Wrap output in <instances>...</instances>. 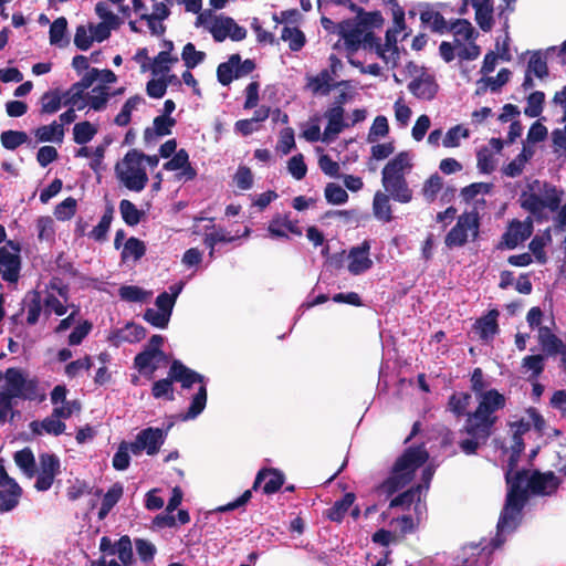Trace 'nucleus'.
I'll return each mask as SVG.
<instances>
[{"label": "nucleus", "instance_id": "09e8293b", "mask_svg": "<svg viewBox=\"0 0 566 566\" xmlns=\"http://www.w3.org/2000/svg\"><path fill=\"white\" fill-rule=\"evenodd\" d=\"M142 97L138 95L129 97L123 105L120 112L116 115L114 123L117 126H127L132 119V112L140 104Z\"/></svg>", "mask_w": 566, "mask_h": 566}, {"label": "nucleus", "instance_id": "72a5a7b5", "mask_svg": "<svg viewBox=\"0 0 566 566\" xmlns=\"http://www.w3.org/2000/svg\"><path fill=\"white\" fill-rule=\"evenodd\" d=\"M25 300L28 302V325H35L39 321L42 311V297L41 293L36 290L30 291Z\"/></svg>", "mask_w": 566, "mask_h": 566}, {"label": "nucleus", "instance_id": "423d86ee", "mask_svg": "<svg viewBox=\"0 0 566 566\" xmlns=\"http://www.w3.org/2000/svg\"><path fill=\"white\" fill-rule=\"evenodd\" d=\"M6 389L0 391V398L34 400L38 397L39 381L36 378L27 379L21 369L10 367L4 373Z\"/></svg>", "mask_w": 566, "mask_h": 566}, {"label": "nucleus", "instance_id": "13d9d810", "mask_svg": "<svg viewBox=\"0 0 566 566\" xmlns=\"http://www.w3.org/2000/svg\"><path fill=\"white\" fill-rule=\"evenodd\" d=\"M530 478V471L526 469L514 471L513 473H505V482L509 488L514 489L517 485V491H526L527 493L530 490L527 486Z\"/></svg>", "mask_w": 566, "mask_h": 566}, {"label": "nucleus", "instance_id": "c03bdc74", "mask_svg": "<svg viewBox=\"0 0 566 566\" xmlns=\"http://www.w3.org/2000/svg\"><path fill=\"white\" fill-rule=\"evenodd\" d=\"M443 188L442 178L436 172L431 175L424 182L421 193L427 202L431 203L437 199L438 193Z\"/></svg>", "mask_w": 566, "mask_h": 566}, {"label": "nucleus", "instance_id": "680f3d73", "mask_svg": "<svg viewBox=\"0 0 566 566\" xmlns=\"http://www.w3.org/2000/svg\"><path fill=\"white\" fill-rule=\"evenodd\" d=\"M122 300L134 303H142L147 300L148 293L136 285H123L118 290Z\"/></svg>", "mask_w": 566, "mask_h": 566}, {"label": "nucleus", "instance_id": "5fc2aeb1", "mask_svg": "<svg viewBox=\"0 0 566 566\" xmlns=\"http://www.w3.org/2000/svg\"><path fill=\"white\" fill-rule=\"evenodd\" d=\"M77 210V201L73 197H67L62 202L55 206L54 217L60 221L72 219Z\"/></svg>", "mask_w": 566, "mask_h": 566}, {"label": "nucleus", "instance_id": "a19ab883", "mask_svg": "<svg viewBox=\"0 0 566 566\" xmlns=\"http://www.w3.org/2000/svg\"><path fill=\"white\" fill-rule=\"evenodd\" d=\"M114 209L112 206L107 207L104 214L102 216L98 224L93 228V230L88 233L91 238L94 240L102 242L107 238V232L109 230L112 220H113Z\"/></svg>", "mask_w": 566, "mask_h": 566}, {"label": "nucleus", "instance_id": "37998d69", "mask_svg": "<svg viewBox=\"0 0 566 566\" xmlns=\"http://www.w3.org/2000/svg\"><path fill=\"white\" fill-rule=\"evenodd\" d=\"M471 395L469 392H454L449 397V410L457 417H462L467 413V408L470 405Z\"/></svg>", "mask_w": 566, "mask_h": 566}, {"label": "nucleus", "instance_id": "052dcab7", "mask_svg": "<svg viewBox=\"0 0 566 566\" xmlns=\"http://www.w3.org/2000/svg\"><path fill=\"white\" fill-rule=\"evenodd\" d=\"M61 95L59 91L45 92L41 97V113L54 114L61 108Z\"/></svg>", "mask_w": 566, "mask_h": 566}, {"label": "nucleus", "instance_id": "b1692460", "mask_svg": "<svg viewBox=\"0 0 566 566\" xmlns=\"http://www.w3.org/2000/svg\"><path fill=\"white\" fill-rule=\"evenodd\" d=\"M538 344L545 356H556L562 349L563 340L548 327L541 326L538 329Z\"/></svg>", "mask_w": 566, "mask_h": 566}, {"label": "nucleus", "instance_id": "473e14b6", "mask_svg": "<svg viewBox=\"0 0 566 566\" xmlns=\"http://www.w3.org/2000/svg\"><path fill=\"white\" fill-rule=\"evenodd\" d=\"M119 212L123 221L129 227L137 226L144 217V211L137 209V207L128 199L120 200Z\"/></svg>", "mask_w": 566, "mask_h": 566}, {"label": "nucleus", "instance_id": "ddd939ff", "mask_svg": "<svg viewBox=\"0 0 566 566\" xmlns=\"http://www.w3.org/2000/svg\"><path fill=\"white\" fill-rule=\"evenodd\" d=\"M533 233V223L531 220L522 222L514 219L507 226L506 231L502 234L497 249H515L520 243L527 240Z\"/></svg>", "mask_w": 566, "mask_h": 566}, {"label": "nucleus", "instance_id": "bf43d9fd", "mask_svg": "<svg viewBox=\"0 0 566 566\" xmlns=\"http://www.w3.org/2000/svg\"><path fill=\"white\" fill-rule=\"evenodd\" d=\"M145 243L135 237H130L124 244V249L122 251V259L125 260L126 258L132 255L134 260H139L145 255Z\"/></svg>", "mask_w": 566, "mask_h": 566}, {"label": "nucleus", "instance_id": "de8ad7c7", "mask_svg": "<svg viewBox=\"0 0 566 566\" xmlns=\"http://www.w3.org/2000/svg\"><path fill=\"white\" fill-rule=\"evenodd\" d=\"M109 97L108 87L105 85H97L92 90V94H86V103L94 111H102L105 108Z\"/></svg>", "mask_w": 566, "mask_h": 566}, {"label": "nucleus", "instance_id": "9b49d317", "mask_svg": "<svg viewBox=\"0 0 566 566\" xmlns=\"http://www.w3.org/2000/svg\"><path fill=\"white\" fill-rule=\"evenodd\" d=\"M166 437L167 432L160 428H145L137 433L135 441L129 443L130 452L138 455L146 450L148 455H155L165 443Z\"/></svg>", "mask_w": 566, "mask_h": 566}, {"label": "nucleus", "instance_id": "aec40b11", "mask_svg": "<svg viewBox=\"0 0 566 566\" xmlns=\"http://www.w3.org/2000/svg\"><path fill=\"white\" fill-rule=\"evenodd\" d=\"M411 168L409 154L400 151L392 159H390L381 171V181L403 178L405 171Z\"/></svg>", "mask_w": 566, "mask_h": 566}, {"label": "nucleus", "instance_id": "9d476101", "mask_svg": "<svg viewBox=\"0 0 566 566\" xmlns=\"http://www.w3.org/2000/svg\"><path fill=\"white\" fill-rule=\"evenodd\" d=\"M20 244L12 240L7 241L6 245L0 248V274L7 282L15 283L20 277Z\"/></svg>", "mask_w": 566, "mask_h": 566}, {"label": "nucleus", "instance_id": "49530a36", "mask_svg": "<svg viewBox=\"0 0 566 566\" xmlns=\"http://www.w3.org/2000/svg\"><path fill=\"white\" fill-rule=\"evenodd\" d=\"M181 289L182 286L181 285H171L169 287V290L171 291V293H167V292H163L160 293L157 298H156V305L157 307L171 315L172 313V308H174V305L176 303V300L179 295V293L181 292Z\"/></svg>", "mask_w": 566, "mask_h": 566}, {"label": "nucleus", "instance_id": "58836bf2", "mask_svg": "<svg viewBox=\"0 0 566 566\" xmlns=\"http://www.w3.org/2000/svg\"><path fill=\"white\" fill-rule=\"evenodd\" d=\"M522 368L532 371L527 378L528 381L536 380L545 369V356L542 354L525 356L522 359Z\"/></svg>", "mask_w": 566, "mask_h": 566}, {"label": "nucleus", "instance_id": "603ef678", "mask_svg": "<svg viewBox=\"0 0 566 566\" xmlns=\"http://www.w3.org/2000/svg\"><path fill=\"white\" fill-rule=\"evenodd\" d=\"M28 134L21 130H4L1 133L0 140L6 149L14 150L28 140Z\"/></svg>", "mask_w": 566, "mask_h": 566}, {"label": "nucleus", "instance_id": "5701e85b", "mask_svg": "<svg viewBox=\"0 0 566 566\" xmlns=\"http://www.w3.org/2000/svg\"><path fill=\"white\" fill-rule=\"evenodd\" d=\"M166 363L167 360L159 359L154 354L143 349L134 358V367L145 376L147 379H151L155 371L159 367V363Z\"/></svg>", "mask_w": 566, "mask_h": 566}, {"label": "nucleus", "instance_id": "e2e57ef3", "mask_svg": "<svg viewBox=\"0 0 566 566\" xmlns=\"http://www.w3.org/2000/svg\"><path fill=\"white\" fill-rule=\"evenodd\" d=\"M325 199L332 205H343L348 200L346 190L335 182H329L325 187Z\"/></svg>", "mask_w": 566, "mask_h": 566}, {"label": "nucleus", "instance_id": "412c9836", "mask_svg": "<svg viewBox=\"0 0 566 566\" xmlns=\"http://www.w3.org/2000/svg\"><path fill=\"white\" fill-rule=\"evenodd\" d=\"M387 195L395 201L400 203H408L412 200V190L406 178H396L386 181H381Z\"/></svg>", "mask_w": 566, "mask_h": 566}, {"label": "nucleus", "instance_id": "f03ea898", "mask_svg": "<svg viewBox=\"0 0 566 566\" xmlns=\"http://www.w3.org/2000/svg\"><path fill=\"white\" fill-rule=\"evenodd\" d=\"M429 458L423 447H409L396 460L390 475L379 485V490L388 496L409 484L416 471L422 467Z\"/></svg>", "mask_w": 566, "mask_h": 566}, {"label": "nucleus", "instance_id": "f704fd0d", "mask_svg": "<svg viewBox=\"0 0 566 566\" xmlns=\"http://www.w3.org/2000/svg\"><path fill=\"white\" fill-rule=\"evenodd\" d=\"M332 76L328 70H322L316 76L311 78L310 86L314 93L327 95L332 88L343 84L344 82L332 84Z\"/></svg>", "mask_w": 566, "mask_h": 566}, {"label": "nucleus", "instance_id": "8fccbe9b", "mask_svg": "<svg viewBox=\"0 0 566 566\" xmlns=\"http://www.w3.org/2000/svg\"><path fill=\"white\" fill-rule=\"evenodd\" d=\"M181 59L186 67L191 70L203 62L206 59V53L202 51H197L195 44L188 42L182 49Z\"/></svg>", "mask_w": 566, "mask_h": 566}, {"label": "nucleus", "instance_id": "6e6552de", "mask_svg": "<svg viewBox=\"0 0 566 566\" xmlns=\"http://www.w3.org/2000/svg\"><path fill=\"white\" fill-rule=\"evenodd\" d=\"M480 231V217L478 211L472 210L458 217L457 223L450 229L444 238L449 249L460 248L467 244L469 233L472 240H476Z\"/></svg>", "mask_w": 566, "mask_h": 566}, {"label": "nucleus", "instance_id": "4c0bfd02", "mask_svg": "<svg viewBox=\"0 0 566 566\" xmlns=\"http://www.w3.org/2000/svg\"><path fill=\"white\" fill-rule=\"evenodd\" d=\"M97 134V127L91 122L76 123L73 127V139L78 145H85Z\"/></svg>", "mask_w": 566, "mask_h": 566}, {"label": "nucleus", "instance_id": "ea45409f", "mask_svg": "<svg viewBox=\"0 0 566 566\" xmlns=\"http://www.w3.org/2000/svg\"><path fill=\"white\" fill-rule=\"evenodd\" d=\"M15 464L28 475L33 476L35 473V459L31 449L24 448L14 453Z\"/></svg>", "mask_w": 566, "mask_h": 566}, {"label": "nucleus", "instance_id": "864d4df0", "mask_svg": "<svg viewBox=\"0 0 566 566\" xmlns=\"http://www.w3.org/2000/svg\"><path fill=\"white\" fill-rule=\"evenodd\" d=\"M511 74L512 73L509 69H501L495 77H486L480 80L479 83L484 82V86L478 88L476 94L484 92L486 86H489L492 92H497L510 81Z\"/></svg>", "mask_w": 566, "mask_h": 566}, {"label": "nucleus", "instance_id": "1a4fd4ad", "mask_svg": "<svg viewBox=\"0 0 566 566\" xmlns=\"http://www.w3.org/2000/svg\"><path fill=\"white\" fill-rule=\"evenodd\" d=\"M517 490V485L507 490L505 504L496 525L499 532L513 531L517 526V518L528 497L526 491Z\"/></svg>", "mask_w": 566, "mask_h": 566}, {"label": "nucleus", "instance_id": "4d7b16f0", "mask_svg": "<svg viewBox=\"0 0 566 566\" xmlns=\"http://www.w3.org/2000/svg\"><path fill=\"white\" fill-rule=\"evenodd\" d=\"M420 489H421V486L417 485L415 488H410L407 491L398 494L390 501L389 506L390 507H402L403 510H409L411 504L415 502L416 497L419 496Z\"/></svg>", "mask_w": 566, "mask_h": 566}, {"label": "nucleus", "instance_id": "39448f33", "mask_svg": "<svg viewBox=\"0 0 566 566\" xmlns=\"http://www.w3.org/2000/svg\"><path fill=\"white\" fill-rule=\"evenodd\" d=\"M142 151L128 150L122 161L115 165L117 179L130 191L140 192L148 184V176L140 163Z\"/></svg>", "mask_w": 566, "mask_h": 566}, {"label": "nucleus", "instance_id": "4468645a", "mask_svg": "<svg viewBox=\"0 0 566 566\" xmlns=\"http://www.w3.org/2000/svg\"><path fill=\"white\" fill-rule=\"evenodd\" d=\"M285 476L279 469L262 468L256 473L252 490L256 491L261 486V483L264 482L262 492L266 495L274 494L283 486Z\"/></svg>", "mask_w": 566, "mask_h": 566}, {"label": "nucleus", "instance_id": "bb28decb", "mask_svg": "<svg viewBox=\"0 0 566 566\" xmlns=\"http://www.w3.org/2000/svg\"><path fill=\"white\" fill-rule=\"evenodd\" d=\"M373 213L375 218L384 223L392 221V209L390 197L381 191H377L373 199Z\"/></svg>", "mask_w": 566, "mask_h": 566}, {"label": "nucleus", "instance_id": "c756f323", "mask_svg": "<svg viewBox=\"0 0 566 566\" xmlns=\"http://www.w3.org/2000/svg\"><path fill=\"white\" fill-rule=\"evenodd\" d=\"M240 62V54L229 56L227 62L220 63L217 67V78L223 86L229 85L237 77L235 65Z\"/></svg>", "mask_w": 566, "mask_h": 566}, {"label": "nucleus", "instance_id": "a878e982", "mask_svg": "<svg viewBox=\"0 0 566 566\" xmlns=\"http://www.w3.org/2000/svg\"><path fill=\"white\" fill-rule=\"evenodd\" d=\"M493 3L494 2H470L475 10V21L480 29L489 32L493 27ZM464 6L469 2H463Z\"/></svg>", "mask_w": 566, "mask_h": 566}, {"label": "nucleus", "instance_id": "f257e3e1", "mask_svg": "<svg viewBox=\"0 0 566 566\" xmlns=\"http://www.w3.org/2000/svg\"><path fill=\"white\" fill-rule=\"evenodd\" d=\"M479 405L473 412H468V418L460 432L469 436L459 441L460 450L467 454H476L481 446L486 444L492 434V429L497 421L494 413L506 405V398L496 389H489L478 397Z\"/></svg>", "mask_w": 566, "mask_h": 566}, {"label": "nucleus", "instance_id": "2eb2a0df", "mask_svg": "<svg viewBox=\"0 0 566 566\" xmlns=\"http://www.w3.org/2000/svg\"><path fill=\"white\" fill-rule=\"evenodd\" d=\"M370 242L364 240L359 245L353 247L349 251L348 271L353 275H359L373 268V260L369 258Z\"/></svg>", "mask_w": 566, "mask_h": 566}, {"label": "nucleus", "instance_id": "393cba45", "mask_svg": "<svg viewBox=\"0 0 566 566\" xmlns=\"http://www.w3.org/2000/svg\"><path fill=\"white\" fill-rule=\"evenodd\" d=\"M61 418H55L53 413L50 417L44 418L41 422L34 420L30 422L29 427L31 431L41 436L43 431L49 434L60 436L65 431V423L60 420Z\"/></svg>", "mask_w": 566, "mask_h": 566}, {"label": "nucleus", "instance_id": "7ed1b4c3", "mask_svg": "<svg viewBox=\"0 0 566 566\" xmlns=\"http://www.w3.org/2000/svg\"><path fill=\"white\" fill-rule=\"evenodd\" d=\"M168 373L174 382H180L184 389H190L195 384H200L198 391L191 399L189 408L186 413L181 416V420L187 421L197 418L205 410L207 405L208 392L205 376L187 367L179 359L172 360Z\"/></svg>", "mask_w": 566, "mask_h": 566}, {"label": "nucleus", "instance_id": "f3484780", "mask_svg": "<svg viewBox=\"0 0 566 566\" xmlns=\"http://www.w3.org/2000/svg\"><path fill=\"white\" fill-rule=\"evenodd\" d=\"M500 312L496 308L490 310L485 315L478 318L473 325L481 340H492L500 332L497 323Z\"/></svg>", "mask_w": 566, "mask_h": 566}, {"label": "nucleus", "instance_id": "7c9ffc66", "mask_svg": "<svg viewBox=\"0 0 566 566\" xmlns=\"http://www.w3.org/2000/svg\"><path fill=\"white\" fill-rule=\"evenodd\" d=\"M534 151L530 147L524 146L522 151L510 161L503 169L507 177L515 178L523 172L525 164L533 157Z\"/></svg>", "mask_w": 566, "mask_h": 566}, {"label": "nucleus", "instance_id": "69168bd1", "mask_svg": "<svg viewBox=\"0 0 566 566\" xmlns=\"http://www.w3.org/2000/svg\"><path fill=\"white\" fill-rule=\"evenodd\" d=\"M129 443L123 441L118 446L116 453L113 457V467L117 471H124L129 467L130 457H129Z\"/></svg>", "mask_w": 566, "mask_h": 566}, {"label": "nucleus", "instance_id": "0eeeda50", "mask_svg": "<svg viewBox=\"0 0 566 566\" xmlns=\"http://www.w3.org/2000/svg\"><path fill=\"white\" fill-rule=\"evenodd\" d=\"M382 21L379 12L369 13L360 21L344 20L338 23L337 34L344 40L345 46L349 52H356L364 40V32L368 25H377Z\"/></svg>", "mask_w": 566, "mask_h": 566}, {"label": "nucleus", "instance_id": "4be33fe9", "mask_svg": "<svg viewBox=\"0 0 566 566\" xmlns=\"http://www.w3.org/2000/svg\"><path fill=\"white\" fill-rule=\"evenodd\" d=\"M420 21L422 27L432 33L444 34L448 32L449 22L439 11L429 6L420 12Z\"/></svg>", "mask_w": 566, "mask_h": 566}, {"label": "nucleus", "instance_id": "cd10ccee", "mask_svg": "<svg viewBox=\"0 0 566 566\" xmlns=\"http://www.w3.org/2000/svg\"><path fill=\"white\" fill-rule=\"evenodd\" d=\"M356 496L354 493H345L340 500H337L328 510H326L325 516L332 521L340 523L349 507L353 505Z\"/></svg>", "mask_w": 566, "mask_h": 566}, {"label": "nucleus", "instance_id": "338daca9", "mask_svg": "<svg viewBox=\"0 0 566 566\" xmlns=\"http://www.w3.org/2000/svg\"><path fill=\"white\" fill-rule=\"evenodd\" d=\"M115 554L118 555L119 560L127 565L133 559V548H132V541L128 535H123L117 542H116V548Z\"/></svg>", "mask_w": 566, "mask_h": 566}, {"label": "nucleus", "instance_id": "a211bd4d", "mask_svg": "<svg viewBox=\"0 0 566 566\" xmlns=\"http://www.w3.org/2000/svg\"><path fill=\"white\" fill-rule=\"evenodd\" d=\"M438 87L434 77L430 74H422L408 84V90L412 95L426 101H431L436 97Z\"/></svg>", "mask_w": 566, "mask_h": 566}, {"label": "nucleus", "instance_id": "774afa93", "mask_svg": "<svg viewBox=\"0 0 566 566\" xmlns=\"http://www.w3.org/2000/svg\"><path fill=\"white\" fill-rule=\"evenodd\" d=\"M287 169L296 180L303 179L307 172V166L304 161L303 155L297 154L291 157L287 161Z\"/></svg>", "mask_w": 566, "mask_h": 566}, {"label": "nucleus", "instance_id": "2f4dec72", "mask_svg": "<svg viewBox=\"0 0 566 566\" xmlns=\"http://www.w3.org/2000/svg\"><path fill=\"white\" fill-rule=\"evenodd\" d=\"M174 380L171 376L156 380L151 386V396L155 399H166L168 401L175 400Z\"/></svg>", "mask_w": 566, "mask_h": 566}, {"label": "nucleus", "instance_id": "e433bc0d", "mask_svg": "<svg viewBox=\"0 0 566 566\" xmlns=\"http://www.w3.org/2000/svg\"><path fill=\"white\" fill-rule=\"evenodd\" d=\"M34 136L39 142H61L64 136V128L54 120L50 125H43L36 128Z\"/></svg>", "mask_w": 566, "mask_h": 566}, {"label": "nucleus", "instance_id": "6e6d98bb", "mask_svg": "<svg viewBox=\"0 0 566 566\" xmlns=\"http://www.w3.org/2000/svg\"><path fill=\"white\" fill-rule=\"evenodd\" d=\"M177 62V56H171L168 51H160L154 59L151 73L154 75L166 74L170 71L169 64Z\"/></svg>", "mask_w": 566, "mask_h": 566}, {"label": "nucleus", "instance_id": "79ce46f5", "mask_svg": "<svg viewBox=\"0 0 566 566\" xmlns=\"http://www.w3.org/2000/svg\"><path fill=\"white\" fill-rule=\"evenodd\" d=\"M281 39L289 42L291 51H300L305 44V35L298 28L284 25L281 31Z\"/></svg>", "mask_w": 566, "mask_h": 566}, {"label": "nucleus", "instance_id": "0e129e2a", "mask_svg": "<svg viewBox=\"0 0 566 566\" xmlns=\"http://www.w3.org/2000/svg\"><path fill=\"white\" fill-rule=\"evenodd\" d=\"M388 133H389L388 120L385 116L379 115L374 119L371 127L369 128L367 140L369 143H374L377 140L378 137L387 136Z\"/></svg>", "mask_w": 566, "mask_h": 566}, {"label": "nucleus", "instance_id": "6ab92c4d", "mask_svg": "<svg viewBox=\"0 0 566 566\" xmlns=\"http://www.w3.org/2000/svg\"><path fill=\"white\" fill-rule=\"evenodd\" d=\"M327 118V125L324 129L323 140H333L344 128L348 127V124L344 123V107L331 106L324 114Z\"/></svg>", "mask_w": 566, "mask_h": 566}, {"label": "nucleus", "instance_id": "3c124183", "mask_svg": "<svg viewBox=\"0 0 566 566\" xmlns=\"http://www.w3.org/2000/svg\"><path fill=\"white\" fill-rule=\"evenodd\" d=\"M545 94L542 91L531 93L527 97V106L524 108V114L531 118L538 117L543 112Z\"/></svg>", "mask_w": 566, "mask_h": 566}, {"label": "nucleus", "instance_id": "dca6fc26", "mask_svg": "<svg viewBox=\"0 0 566 566\" xmlns=\"http://www.w3.org/2000/svg\"><path fill=\"white\" fill-rule=\"evenodd\" d=\"M560 484V480L553 471L539 472L534 471L531 474L527 486L533 494H551L555 492Z\"/></svg>", "mask_w": 566, "mask_h": 566}, {"label": "nucleus", "instance_id": "c85d7f7f", "mask_svg": "<svg viewBox=\"0 0 566 566\" xmlns=\"http://www.w3.org/2000/svg\"><path fill=\"white\" fill-rule=\"evenodd\" d=\"M449 31L453 32L458 45H461L462 41L473 40L476 35L471 22L465 19H457L449 22L448 32Z\"/></svg>", "mask_w": 566, "mask_h": 566}, {"label": "nucleus", "instance_id": "20e7f679", "mask_svg": "<svg viewBox=\"0 0 566 566\" xmlns=\"http://www.w3.org/2000/svg\"><path fill=\"white\" fill-rule=\"evenodd\" d=\"M528 191L520 197L521 207L535 217H539L545 209L556 212L562 202L563 191L549 182L534 180L527 185Z\"/></svg>", "mask_w": 566, "mask_h": 566}, {"label": "nucleus", "instance_id": "f8f14e48", "mask_svg": "<svg viewBox=\"0 0 566 566\" xmlns=\"http://www.w3.org/2000/svg\"><path fill=\"white\" fill-rule=\"evenodd\" d=\"M39 460L40 471L34 488L40 492H44L51 489L55 476L60 474L61 463L54 453H42Z\"/></svg>", "mask_w": 566, "mask_h": 566}, {"label": "nucleus", "instance_id": "c9c22d12", "mask_svg": "<svg viewBox=\"0 0 566 566\" xmlns=\"http://www.w3.org/2000/svg\"><path fill=\"white\" fill-rule=\"evenodd\" d=\"M147 329L138 324L128 323L123 329L116 332V337L120 342L136 343L146 337Z\"/></svg>", "mask_w": 566, "mask_h": 566}, {"label": "nucleus", "instance_id": "a18cd8bd", "mask_svg": "<svg viewBox=\"0 0 566 566\" xmlns=\"http://www.w3.org/2000/svg\"><path fill=\"white\" fill-rule=\"evenodd\" d=\"M526 71L541 80L546 77L548 75L546 56H544L539 51L533 52L528 60Z\"/></svg>", "mask_w": 566, "mask_h": 566}]
</instances>
